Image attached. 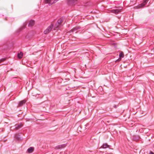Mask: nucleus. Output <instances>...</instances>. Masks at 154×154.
<instances>
[{
    "label": "nucleus",
    "mask_w": 154,
    "mask_h": 154,
    "mask_svg": "<svg viewBox=\"0 0 154 154\" xmlns=\"http://www.w3.org/2000/svg\"><path fill=\"white\" fill-rule=\"evenodd\" d=\"M23 126V125L22 124H20L19 125H16L15 126V130H17L19 128Z\"/></svg>",
    "instance_id": "nucleus-8"
},
{
    "label": "nucleus",
    "mask_w": 154,
    "mask_h": 154,
    "mask_svg": "<svg viewBox=\"0 0 154 154\" xmlns=\"http://www.w3.org/2000/svg\"><path fill=\"white\" fill-rule=\"evenodd\" d=\"M66 146V144L59 145L56 147L57 149H60L65 148Z\"/></svg>",
    "instance_id": "nucleus-3"
},
{
    "label": "nucleus",
    "mask_w": 154,
    "mask_h": 154,
    "mask_svg": "<svg viewBox=\"0 0 154 154\" xmlns=\"http://www.w3.org/2000/svg\"><path fill=\"white\" fill-rule=\"evenodd\" d=\"M34 150V148L32 147H30L29 148L27 149V152L28 153L32 152Z\"/></svg>",
    "instance_id": "nucleus-9"
},
{
    "label": "nucleus",
    "mask_w": 154,
    "mask_h": 154,
    "mask_svg": "<svg viewBox=\"0 0 154 154\" xmlns=\"http://www.w3.org/2000/svg\"><path fill=\"white\" fill-rule=\"evenodd\" d=\"M119 57L121 58H123L124 57V54L121 51L119 54Z\"/></svg>",
    "instance_id": "nucleus-13"
},
{
    "label": "nucleus",
    "mask_w": 154,
    "mask_h": 154,
    "mask_svg": "<svg viewBox=\"0 0 154 154\" xmlns=\"http://www.w3.org/2000/svg\"><path fill=\"white\" fill-rule=\"evenodd\" d=\"M53 25L52 24H51L44 31V33L45 34H47L53 28Z\"/></svg>",
    "instance_id": "nucleus-1"
},
{
    "label": "nucleus",
    "mask_w": 154,
    "mask_h": 154,
    "mask_svg": "<svg viewBox=\"0 0 154 154\" xmlns=\"http://www.w3.org/2000/svg\"><path fill=\"white\" fill-rule=\"evenodd\" d=\"M79 28L78 27H75V28H73L72 30H71L70 31L71 32H74V31H76V30L78 29Z\"/></svg>",
    "instance_id": "nucleus-12"
},
{
    "label": "nucleus",
    "mask_w": 154,
    "mask_h": 154,
    "mask_svg": "<svg viewBox=\"0 0 154 154\" xmlns=\"http://www.w3.org/2000/svg\"><path fill=\"white\" fill-rule=\"evenodd\" d=\"M23 56V53L21 52H20V53L18 54H17V57L19 59L21 58Z\"/></svg>",
    "instance_id": "nucleus-11"
},
{
    "label": "nucleus",
    "mask_w": 154,
    "mask_h": 154,
    "mask_svg": "<svg viewBox=\"0 0 154 154\" xmlns=\"http://www.w3.org/2000/svg\"><path fill=\"white\" fill-rule=\"evenodd\" d=\"M62 22V18H60L57 21V25H56L55 26V27L56 28H57L58 27V26L60 25L61 23Z\"/></svg>",
    "instance_id": "nucleus-4"
},
{
    "label": "nucleus",
    "mask_w": 154,
    "mask_h": 154,
    "mask_svg": "<svg viewBox=\"0 0 154 154\" xmlns=\"http://www.w3.org/2000/svg\"><path fill=\"white\" fill-rule=\"evenodd\" d=\"M26 102L25 100H23L19 102L18 103V106H21L23 105Z\"/></svg>",
    "instance_id": "nucleus-7"
},
{
    "label": "nucleus",
    "mask_w": 154,
    "mask_h": 154,
    "mask_svg": "<svg viewBox=\"0 0 154 154\" xmlns=\"http://www.w3.org/2000/svg\"><path fill=\"white\" fill-rule=\"evenodd\" d=\"M149 154H154V153L152 152H150L149 153Z\"/></svg>",
    "instance_id": "nucleus-16"
},
{
    "label": "nucleus",
    "mask_w": 154,
    "mask_h": 154,
    "mask_svg": "<svg viewBox=\"0 0 154 154\" xmlns=\"http://www.w3.org/2000/svg\"><path fill=\"white\" fill-rule=\"evenodd\" d=\"M147 2L148 0H144L142 4L139 5L138 7H143L144 6L146 5Z\"/></svg>",
    "instance_id": "nucleus-6"
},
{
    "label": "nucleus",
    "mask_w": 154,
    "mask_h": 154,
    "mask_svg": "<svg viewBox=\"0 0 154 154\" xmlns=\"http://www.w3.org/2000/svg\"><path fill=\"white\" fill-rule=\"evenodd\" d=\"M109 146L107 144H104L103 145L102 147L103 148H106L108 147Z\"/></svg>",
    "instance_id": "nucleus-14"
},
{
    "label": "nucleus",
    "mask_w": 154,
    "mask_h": 154,
    "mask_svg": "<svg viewBox=\"0 0 154 154\" xmlns=\"http://www.w3.org/2000/svg\"><path fill=\"white\" fill-rule=\"evenodd\" d=\"M51 0H45V3L48 4L50 5L57 2V0H55L53 2H51Z\"/></svg>",
    "instance_id": "nucleus-5"
},
{
    "label": "nucleus",
    "mask_w": 154,
    "mask_h": 154,
    "mask_svg": "<svg viewBox=\"0 0 154 154\" xmlns=\"http://www.w3.org/2000/svg\"><path fill=\"white\" fill-rule=\"evenodd\" d=\"M34 21L33 20H31L30 21L29 23V26H31L34 25Z\"/></svg>",
    "instance_id": "nucleus-10"
},
{
    "label": "nucleus",
    "mask_w": 154,
    "mask_h": 154,
    "mask_svg": "<svg viewBox=\"0 0 154 154\" xmlns=\"http://www.w3.org/2000/svg\"><path fill=\"white\" fill-rule=\"evenodd\" d=\"M119 59L120 60H121V58H119Z\"/></svg>",
    "instance_id": "nucleus-17"
},
{
    "label": "nucleus",
    "mask_w": 154,
    "mask_h": 154,
    "mask_svg": "<svg viewBox=\"0 0 154 154\" xmlns=\"http://www.w3.org/2000/svg\"><path fill=\"white\" fill-rule=\"evenodd\" d=\"M6 58H2L0 60V63L3 61H5L6 60Z\"/></svg>",
    "instance_id": "nucleus-15"
},
{
    "label": "nucleus",
    "mask_w": 154,
    "mask_h": 154,
    "mask_svg": "<svg viewBox=\"0 0 154 154\" xmlns=\"http://www.w3.org/2000/svg\"><path fill=\"white\" fill-rule=\"evenodd\" d=\"M112 13H115L116 14H117L121 12V9H116L112 10L110 11Z\"/></svg>",
    "instance_id": "nucleus-2"
}]
</instances>
